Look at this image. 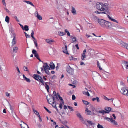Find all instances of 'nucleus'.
I'll return each mask as SVG.
<instances>
[{
  "label": "nucleus",
  "mask_w": 128,
  "mask_h": 128,
  "mask_svg": "<svg viewBox=\"0 0 128 128\" xmlns=\"http://www.w3.org/2000/svg\"><path fill=\"white\" fill-rule=\"evenodd\" d=\"M96 8L99 10L102 11L103 14H110L109 10H108L107 5L104 4L102 3L97 2L96 5L94 6Z\"/></svg>",
  "instance_id": "f257e3e1"
},
{
  "label": "nucleus",
  "mask_w": 128,
  "mask_h": 128,
  "mask_svg": "<svg viewBox=\"0 0 128 128\" xmlns=\"http://www.w3.org/2000/svg\"><path fill=\"white\" fill-rule=\"evenodd\" d=\"M98 23L102 27L107 29H110L112 27L111 23L103 19L99 20Z\"/></svg>",
  "instance_id": "f03ea898"
},
{
  "label": "nucleus",
  "mask_w": 128,
  "mask_h": 128,
  "mask_svg": "<svg viewBox=\"0 0 128 128\" xmlns=\"http://www.w3.org/2000/svg\"><path fill=\"white\" fill-rule=\"evenodd\" d=\"M33 76V78L35 79L39 82H40L42 85L44 86V82L43 81L42 78L40 76L36 74H34Z\"/></svg>",
  "instance_id": "7ed1b4c3"
},
{
  "label": "nucleus",
  "mask_w": 128,
  "mask_h": 128,
  "mask_svg": "<svg viewBox=\"0 0 128 128\" xmlns=\"http://www.w3.org/2000/svg\"><path fill=\"white\" fill-rule=\"evenodd\" d=\"M66 70L70 74L72 75L74 73V70L69 66L67 67Z\"/></svg>",
  "instance_id": "20e7f679"
},
{
  "label": "nucleus",
  "mask_w": 128,
  "mask_h": 128,
  "mask_svg": "<svg viewBox=\"0 0 128 128\" xmlns=\"http://www.w3.org/2000/svg\"><path fill=\"white\" fill-rule=\"evenodd\" d=\"M120 92L123 94H128V90L125 88H121Z\"/></svg>",
  "instance_id": "39448f33"
},
{
  "label": "nucleus",
  "mask_w": 128,
  "mask_h": 128,
  "mask_svg": "<svg viewBox=\"0 0 128 128\" xmlns=\"http://www.w3.org/2000/svg\"><path fill=\"white\" fill-rule=\"evenodd\" d=\"M120 44L122 46L126 47L128 50V44H126L123 42H121Z\"/></svg>",
  "instance_id": "423d86ee"
},
{
  "label": "nucleus",
  "mask_w": 128,
  "mask_h": 128,
  "mask_svg": "<svg viewBox=\"0 0 128 128\" xmlns=\"http://www.w3.org/2000/svg\"><path fill=\"white\" fill-rule=\"evenodd\" d=\"M86 52V49H84L83 50L82 53V54L81 59L82 60H84V59L86 58V56L85 55Z\"/></svg>",
  "instance_id": "0eeeda50"
},
{
  "label": "nucleus",
  "mask_w": 128,
  "mask_h": 128,
  "mask_svg": "<svg viewBox=\"0 0 128 128\" xmlns=\"http://www.w3.org/2000/svg\"><path fill=\"white\" fill-rule=\"evenodd\" d=\"M43 67L44 70L47 69L50 70V67L46 63H45L44 64V65L43 66Z\"/></svg>",
  "instance_id": "6e6552de"
},
{
  "label": "nucleus",
  "mask_w": 128,
  "mask_h": 128,
  "mask_svg": "<svg viewBox=\"0 0 128 128\" xmlns=\"http://www.w3.org/2000/svg\"><path fill=\"white\" fill-rule=\"evenodd\" d=\"M76 115L77 117L80 119V120H81L82 121H83V118L82 117V116H81L80 114L78 112H76Z\"/></svg>",
  "instance_id": "1a4fd4ad"
},
{
  "label": "nucleus",
  "mask_w": 128,
  "mask_h": 128,
  "mask_svg": "<svg viewBox=\"0 0 128 128\" xmlns=\"http://www.w3.org/2000/svg\"><path fill=\"white\" fill-rule=\"evenodd\" d=\"M62 48L63 49V52H64L66 54H68L67 50V46L65 44V47L63 48Z\"/></svg>",
  "instance_id": "9d476101"
},
{
  "label": "nucleus",
  "mask_w": 128,
  "mask_h": 128,
  "mask_svg": "<svg viewBox=\"0 0 128 128\" xmlns=\"http://www.w3.org/2000/svg\"><path fill=\"white\" fill-rule=\"evenodd\" d=\"M50 68L52 69H54L55 68V66L53 62H51L50 64Z\"/></svg>",
  "instance_id": "9b49d317"
},
{
  "label": "nucleus",
  "mask_w": 128,
  "mask_h": 128,
  "mask_svg": "<svg viewBox=\"0 0 128 128\" xmlns=\"http://www.w3.org/2000/svg\"><path fill=\"white\" fill-rule=\"evenodd\" d=\"M17 42L16 38H13L12 42V46H14L16 44Z\"/></svg>",
  "instance_id": "f8f14e48"
},
{
  "label": "nucleus",
  "mask_w": 128,
  "mask_h": 128,
  "mask_svg": "<svg viewBox=\"0 0 128 128\" xmlns=\"http://www.w3.org/2000/svg\"><path fill=\"white\" fill-rule=\"evenodd\" d=\"M35 15L37 14V15L36 16L38 19L39 20H41L42 19V18L41 16L39 15L38 14V12L37 11H36L34 14Z\"/></svg>",
  "instance_id": "ddd939ff"
},
{
  "label": "nucleus",
  "mask_w": 128,
  "mask_h": 128,
  "mask_svg": "<svg viewBox=\"0 0 128 128\" xmlns=\"http://www.w3.org/2000/svg\"><path fill=\"white\" fill-rule=\"evenodd\" d=\"M22 76L24 80L28 82H30V80L29 78H27L24 74H23Z\"/></svg>",
  "instance_id": "4468645a"
},
{
  "label": "nucleus",
  "mask_w": 128,
  "mask_h": 128,
  "mask_svg": "<svg viewBox=\"0 0 128 128\" xmlns=\"http://www.w3.org/2000/svg\"><path fill=\"white\" fill-rule=\"evenodd\" d=\"M72 10L71 12L74 15L76 14V11L75 8L72 6Z\"/></svg>",
  "instance_id": "2eb2a0df"
},
{
  "label": "nucleus",
  "mask_w": 128,
  "mask_h": 128,
  "mask_svg": "<svg viewBox=\"0 0 128 128\" xmlns=\"http://www.w3.org/2000/svg\"><path fill=\"white\" fill-rule=\"evenodd\" d=\"M46 42L49 44H51L52 43L54 42V41L52 40H50L49 39H46Z\"/></svg>",
  "instance_id": "dca6fc26"
},
{
  "label": "nucleus",
  "mask_w": 128,
  "mask_h": 128,
  "mask_svg": "<svg viewBox=\"0 0 128 128\" xmlns=\"http://www.w3.org/2000/svg\"><path fill=\"white\" fill-rule=\"evenodd\" d=\"M23 2L27 3L28 4L31 5L32 6H33L34 7H35L34 6L33 4L31 2L29 1L24 0L23 1Z\"/></svg>",
  "instance_id": "f3484780"
},
{
  "label": "nucleus",
  "mask_w": 128,
  "mask_h": 128,
  "mask_svg": "<svg viewBox=\"0 0 128 128\" xmlns=\"http://www.w3.org/2000/svg\"><path fill=\"white\" fill-rule=\"evenodd\" d=\"M18 50V48L16 46H15L13 48V52L16 53Z\"/></svg>",
  "instance_id": "a211bd4d"
},
{
  "label": "nucleus",
  "mask_w": 128,
  "mask_h": 128,
  "mask_svg": "<svg viewBox=\"0 0 128 128\" xmlns=\"http://www.w3.org/2000/svg\"><path fill=\"white\" fill-rule=\"evenodd\" d=\"M105 109L106 110V111H107L108 112V113H108L110 112V111L111 110V108L110 107H106L105 108Z\"/></svg>",
  "instance_id": "6ab92c4d"
},
{
  "label": "nucleus",
  "mask_w": 128,
  "mask_h": 128,
  "mask_svg": "<svg viewBox=\"0 0 128 128\" xmlns=\"http://www.w3.org/2000/svg\"><path fill=\"white\" fill-rule=\"evenodd\" d=\"M32 32L31 34V36L32 37V38L34 40L36 41V39L35 38L34 36V32L33 31V30H32Z\"/></svg>",
  "instance_id": "aec40b11"
},
{
  "label": "nucleus",
  "mask_w": 128,
  "mask_h": 128,
  "mask_svg": "<svg viewBox=\"0 0 128 128\" xmlns=\"http://www.w3.org/2000/svg\"><path fill=\"white\" fill-rule=\"evenodd\" d=\"M32 32L31 34V36L32 37V38L34 40L36 41V39L35 38L34 36V32L33 31V30H32Z\"/></svg>",
  "instance_id": "412c9836"
},
{
  "label": "nucleus",
  "mask_w": 128,
  "mask_h": 128,
  "mask_svg": "<svg viewBox=\"0 0 128 128\" xmlns=\"http://www.w3.org/2000/svg\"><path fill=\"white\" fill-rule=\"evenodd\" d=\"M47 99L48 100V103L49 104H52H52L53 105L54 104V102L51 101L50 99L48 100L47 98Z\"/></svg>",
  "instance_id": "4be33fe9"
},
{
  "label": "nucleus",
  "mask_w": 128,
  "mask_h": 128,
  "mask_svg": "<svg viewBox=\"0 0 128 128\" xmlns=\"http://www.w3.org/2000/svg\"><path fill=\"white\" fill-rule=\"evenodd\" d=\"M104 119L108 121H110L111 122L113 118H110L108 117H105Z\"/></svg>",
  "instance_id": "5701e85b"
},
{
  "label": "nucleus",
  "mask_w": 128,
  "mask_h": 128,
  "mask_svg": "<svg viewBox=\"0 0 128 128\" xmlns=\"http://www.w3.org/2000/svg\"><path fill=\"white\" fill-rule=\"evenodd\" d=\"M2 126L4 128L8 126L7 123L5 122H2Z\"/></svg>",
  "instance_id": "b1692460"
},
{
  "label": "nucleus",
  "mask_w": 128,
  "mask_h": 128,
  "mask_svg": "<svg viewBox=\"0 0 128 128\" xmlns=\"http://www.w3.org/2000/svg\"><path fill=\"white\" fill-rule=\"evenodd\" d=\"M97 66L98 68L99 69L101 70H102V68L100 66V63L98 61L97 62Z\"/></svg>",
  "instance_id": "393cba45"
},
{
  "label": "nucleus",
  "mask_w": 128,
  "mask_h": 128,
  "mask_svg": "<svg viewBox=\"0 0 128 128\" xmlns=\"http://www.w3.org/2000/svg\"><path fill=\"white\" fill-rule=\"evenodd\" d=\"M71 38L72 39V42H74L76 41V38L74 36H71Z\"/></svg>",
  "instance_id": "a878e982"
},
{
  "label": "nucleus",
  "mask_w": 128,
  "mask_h": 128,
  "mask_svg": "<svg viewBox=\"0 0 128 128\" xmlns=\"http://www.w3.org/2000/svg\"><path fill=\"white\" fill-rule=\"evenodd\" d=\"M45 84V87L46 89L48 91L50 88L49 86L47 84V82H45V83L44 84V86Z\"/></svg>",
  "instance_id": "bb28decb"
},
{
  "label": "nucleus",
  "mask_w": 128,
  "mask_h": 128,
  "mask_svg": "<svg viewBox=\"0 0 128 128\" xmlns=\"http://www.w3.org/2000/svg\"><path fill=\"white\" fill-rule=\"evenodd\" d=\"M98 112L102 114H103L104 113H108V112H107V111H104V110H102L98 111Z\"/></svg>",
  "instance_id": "cd10ccee"
},
{
  "label": "nucleus",
  "mask_w": 128,
  "mask_h": 128,
  "mask_svg": "<svg viewBox=\"0 0 128 128\" xmlns=\"http://www.w3.org/2000/svg\"><path fill=\"white\" fill-rule=\"evenodd\" d=\"M24 30L26 31H28L29 29L28 26L26 25L24 26Z\"/></svg>",
  "instance_id": "c85d7f7f"
},
{
  "label": "nucleus",
  "mask_w": 128,
  "mask_h": 128,
  "mask_svg": "<svg viewBox=\"0 0 128 128\" xmlns=\"http://www.w3.org/2000/svg\"><path fill=\"white\" fill-rule=\"evenodd\" d=\"M94 20L95 21H98H98L99 20H101L102 19H99L97 16H94Z\"/></svg>",
  "instance_id": "c756f323"
},
{
  "label": "nucleus",
  "mask_w": 128,
  "mask_h": 128,
  "mask_svg": "<svg viewBox=\"0 0 128 128\" xmlns=\"http://www.w3.org/2000/svg\"><path fill=\"white\" fill-rule=\"evenodd\" d=\"M86 111L87 112V114L88 115H90L91 112L90 111L88 110V108H86Z\"/></svg>",
  "instance_id": "7c9ffc66"
},
{
  "label": "nucleus",
  "mask_w": 128,
  "mask_h": 128,
  "mask_svg": "<svg viewBox=\"0 0 128 128\" xmlns=\"http://www.w3.org/2000/svg\"><path fill=\"white\" fill-rule=\"evenodd\" d=\"M58 34L60 36H62L65 35V34L64 32H58Z\"/></svg>",
  "instance_id": "2f4dec72"
},
{
  "label": "nucleus",
  "mask_w": 128,
  "mask_h": 128,
  "mask_svg": "<svg viewBox=\"0 0 128 128\" xmlns=\"http://www.w3.org/2000/svg\"><path fill=\"white\" fill-rule=\"evenodd\" d=\"M10 18H9L7 16H6L5 18V21L6 22L8 23L9 22V20Z\"/></svg>",
  "instance_id": "473e14b6"
},
{
  "label": "nucleus",
  "mask_w": 128,
  "mask_h": 128,
  "mask_svg": "<svg viewBox=\"0 0 128 128\" xmlns=\"http://www.w3.org/2000/svg\"><path fill=\"white\" fill-rule=\"evenodd\" d=\"M64 31L67 34V35L68 36H70V34L67 29H65L64 30Z\"/></svg>",
  "instance_id": "72a5a7b5"
},
{
  "label": "nucleus",
  "mask_w": 128,
  "mask_h": 128,
  "mask_svg": "<svg viewBox=\"0 0 128 128\" xmlns=\"http://www.w3.org/2000/svg\"><path fill=\"white\" fill-rule=\"evenodd\" d=\"M111 123H113L114 124L116 125H118V124L113 119L112 120Z\"/></svg>",
  "instance_id": "f704fd0d"
},
{
  "label": "nucleus",
  "mask_w": 128,
  "mask_h": 128,
  "mask_svg": "<svg viewBox=\"0 0 128 128\" xmlns=\"http://www.w3.org/2000/svg\"><path fill=\"white\" fill-rule=\"evenodd\" d=\"M82 101L83 102V103L86 105H87L89 104L88 102L87 101L84 100H82Z\"/></svg>",
  "instance_id": "c9c22d12"
},
{
  "label": "nucleus",
  "mask_w": 128,
  "mask_h": 128,
  "mask_svg": "<svg viewBox=\"0 0 128 128\" xmlns=\"http://www.w3.org/2000/svg\"><path fill=\"white\" fill-rule=\"evenodd\" d=\"M24 70L26 71L29 72L27 67L24 66L23 68Z\"/></svg>",
  "instance_id": "e433bc0d"
},
{
  "label": "nucleus",
  "mask_w": 128,
  "mask_h": 128,
  "mask_svg": "<svg viewBox=\"0 0 128 128\" xmlns=\"http://www.w3.org/2000/svg\"><path fill=\"white\" fill-rule=\"evenodd\" d=\"M104 99H105V100H111V101H113V100L112 98H111V99H108V98H107L106 97V96H104Z\"/></svg>",
  "instance_id": "4c0bfd02"
},
{
  "label": "nucleus",
  "mask_w": 128,
  "mask_h": 128,
  "mask_svg": "<svg viewBox=\"0 0 128 128\" xmlns=\"http://www.w3.org/2000/svg\"><path fill=\"white\" fill-rule=\"evenodd\" d=\"M52 106L56 109V111L57 112H58V108H57L56 104L55 105L54 104V105L52 104Z\"/></svg>",
  "instance_id": "58836bf2"
},
{
  "label": "nucleus",
  "mask_w": 128,
  "mask_h": 128,
  "mask_svg": "<svg viewBox=\"0 0 128 128\" xmlns=\"http://www.w3.org/2000/svg\"><path fill=\"white\" fill-rule=\"evenodd\" d=\"M24 33L25 36L26 38H30V35L28 34L27 33H26L25 32H24Z\"/></svg>",
  "instance_id": "ea45409f"
},
{
  "label": "nucleus",
  "mask_w": 128,
  "mask_h": 128,
  "mask_svg": "<svg viewBox=\"0 0 128 128\" xmlns=\"http://www.w3.org/2000/svg\"><path fill=\"white\" fill-rule=\"evenodd\" d=\"M12 37L13 38H16V34L14 32H12Z\"/></svg>",
  "instance_id": "a19ab883"
},
{
  "label": "nucleus",
  "mask_w": 128,
  "mask_h": 128,
  "mask_svg": "<svg viewBox=\"0 0 128 128\" xmlns=\"http://www.w3.org/2000/svg\"><path fill=\"white\" fill-rule=\"evenodd\" d=\"M88 24H89V27L90 28H92L93 27L92 24L88 23Z\"/></svg>",
  "instance_id": "79ce46f5"
},
{
  "label": "nucleus",
  "mask_w": 128,
  "mask_h": 128,
  "mask_svg": "<svg viewBox=\"0 0 128 128\" xmlns=\"http://www.w3.org/2000/svg\"><path fill=\"white\" fill-rule=\"evenodd\" d=\"M98 128H104L102 125L98 124L97 125Z\"/></svg>",
  "instance_id": "37998d69"
},
{
  "label": "nucleus",
  "mask_w": 128,
  "mask_h": 128,
  "mask_svg": "<svg viewBox=\"0 0 128 128\" xmlns=\"http://www.w3.org/2000/svg\"><path fill=\"white\" fill-rule=\"evenodd\" d=\"M87 122H88V123L90 124V125H93L94 124L92 123V122L91 121H87Z\"/></svg>",
  "instance_id": "c03bdc74"
},
{
  "label": "nucleus",
  "mask_w": 128,
  "mask_h": 128,
  "mask_svg": "<svg viewBox=\"0 0 128 128\" xmlns=\"http://www.w3.org/2000/svg\"><path fill=\"white\" fill-rule=\"evenodd\" d=\"M34 43L35 44V46H36V47L37 48H38V44L37 42V41L36 40V41L34 40Z\"/></svg>",
  "instance_id": "a18cd8bd"
},
{
  "label": "nucleus",
  "mask_w": 128,
  "mask_h": 128,
  "mask_svg": "<svg viewBox=\"0 0 128 128\" xmlns=\"http://www.w3.org/2000/svg\"><path fill=\"white\" fill-rule=\"evenodd\" d=\"M48 69H47L46 70H44V71L48 75H49L50 73L49 72V71L48 70Z\"/></svg>",
  "instance_id": "49530a36"
},
{
  "label": "nucleus",
  "mask_w": 128,
  "mask_h": 128,
  "mask_svg": "<svg viewBox=\"0 0 128 128\" xmlns=\"http://www.w3.org/2000/svg\"><path fill=\"white\" fill-rule=\"evenodd\" d=\"M103 12H98L97 10L96 11L94 12L97 14H103Z\"/></svg>",
  "instance_id": "de8ad7c7"
},
{
  "label": "nucleus",
  "mask_w": 128,
  "mask_h": 128,
  "mask_svg": "<svg viewBox=\"0 0 128 128\" xmlns=\"http://www.w3.org/2000/svg\"><path fill=\"white\" fill-rule=\"evenodd\" d=\"M32 52L34 54H36L37 53L36 51L34 49L32 51Z\"/></svg>",
  "instance_id": "09e8293b"
},
{
  "label": "nucleus",
  "mask_w": 128,
  "mask_h": 128,
  "mask_svg": "<svg viewBox=\"0 0 128 128\" xmlns=\"http://www.w3.org/2000/svg\"><path fill=\"white\" fill-rule=\"evenodd\" d=\"M68 108H69L71 110V111H73V108L72 107V106H68Z\"/></svg>",
  "instance_id": "8fccbe9b"
},
{
  "label": "nucleus",
  "mask_w": 128,
  "mask_h": 128,
  "mask_svg": "<svg viewBox=\"0 0 128 128\" xmlns=\"http://www.w3.org/2000/svg\"><path fill=\"white\" fill-rule=\"evenodd\" d=\"M44 108L49 113H50L51 112L48 110L46 107L45 106L44 107Z\"/></svg>",
  "instance_id": "3c124183"
},
{
  "label": "nucleus",
  "mask_w": 128,
  "mask_h": 128,
  "mask_svg": "<svg viewBox=\"0 0 128 128\" xmlns=\"http://www.w3.org/2000/svg\"><path fill=\"white\" fill-rule=\"evenodd\" d=\"M14 18L15 19V20H16V21L17 22H20V21L18 19V18L17 16H15L14 17Z\"/></svg>",
  "instance_id": "603ef678"
},
{
  "label": "nucleus",
  "mask_w": 128,
  "mask_h": 128,
  "mask_svg": "<svg viewBox=\"0 0 128 128\" xmlns=\"http://www.w3.org/2000/svg\"><path fill=\"white\" fill-rule=\"evenodd\" d=\"M9 106L10 110L11 111L14 110V108H13V107H12L10 104H9Z\"/></svg>",
  "instance_id": "864d4df0"
},
{
  "label": "nucleus",
  "mask_w": 128,
  "mask_h": 128,
  "mask_svg": "<svg viewBox=\"0 0 128 128\" xmlns=\"http://www.w3.org/2000/svg\"><path fill=\"white\" fill-rule=\"evenodd\" d=\"M72 99L73 100H74L75 99L76 97L75 96L74 94H73L72 95Z\"/></svg>",
  "instance_id": "5fc2aeb1"
},
{
  "label": "nucleus",
  "mask_w": 128,
  "mask_h": 128,
  "mask_svg": "<svg viewBox=\"0 0 128 128\" xmlns=\"http://www.w3.org/2000/svg\"><path fill=\"white\" fill-rule=\"evenodd\" d=\"M111 20L113 22H115L118 23V21H117V20H116L114 19H113L112 18V19H111Z\"/></svg>",
  "instance_id": "6e6d98bb"
},
{
  "label": "nucleus",
  "mask_w": 128,
  "mask_h": 128,
  "mask_svg": "<svg viewBox=\"0 0 128 128\" xmlns=\"http://www.w3.org/2000/svg\"><path fill=\"white\" fill-rule=\"evenodd\" d=\"M5 94L6 96L8 97H9L10 95V94L8 93L7 92H6Z\"/></svg>",
  "instance_id": "4d7b16f0"
},
{
  "label": "nucleus",
  "mask_w": 128,
  "mask_h": 128,
  "mask_svg": "<svg viewBox=\"0 0 128 128\" xmlns=\"http://www.w3.org/2000/svg\"><path fill=\"white\" fill-rule=\"evenodd\" d=\"M16 70L18 71V72L19 73V74H20L21 72L19 70V69L18 67H17L16 68Z\"/></svg>",
  "instance_id": "13d9d810"
},
{
  "label": "nucleus",
  "mask_w": 128,
  "mask_h": 128,
  "mask_svg": "<svg viewBox=\"0 0 128 128\" xmlns=\"http://www.w3.org/2000/svg\"><path fill=\"white\" fill-rule=\"evenodd\" d=\"M9 31L11 32L12 33L13 32V31L11 27L9 28Z\"/></svg>",
  "instance_id": "bf43d9fd"
},
{
  "label": "nucleus",
  "mask_w": 128,
  "mask_h": 128,
  "mask_svg": "<svg viewBox=\"0 0 128 128\" xmlns=\"http://www.w3.org/2000/svg\"><path fill=\"white\" fill-rule=\"evenodd\" d=\"M19 24L20 26V27L22 28L23 30H24V27L23 26L20 24Z\"/></svg>",
  "instance_id": "052dcab7"
},
{
  "label": "nucleus",
  "mask_w": 128,
  "mask_h": 128,
  "mask_svg": "<svg viewBox=\"0 0 128 128\" xmlns=\"http://www.w3.org/2000/svg\"><path fill=\"white\" fill-rule=\"evenodd\" d=\"M34 56L37 59H38V58H39V56H38V55L37 53L36 54H34Z\"/></svg>",
  "instance_id": "680f3d73"
},
{
  "label": "nucleus",
  "mask_w": 128,
  "mask_h": 128,
  "mask_svg": "<svg viewBox=\"0 0 128 128\" xmlns=\"http://www.w3.org/2000/svg\"><path fill=\"white\" fill-rule=\"evenodd\" d=\"M62 104L60 103V104H59V107L60 108V109H62Z\"/></svg>",
  "instance_id": "e2e57ef3"
},
{
  "label": "nucleus",
  "mask_w": 128,
  "mask_h": 128,
  "mask_svg": "<svg viewBox=\"0 0 128 128\" xmlns=\"http://www.w3.org/2000/svg\"><path fill=\"white\" fill-rule=\"evenodd\" d=\"M116 28L117 29H119V28H122V27L119 26H116Z\"/></svg>",
  "instance_id": "0e129e2a"
},
{
  "label": "nucleus",
  "mask_w": 128,
  "mask_h": 128,
  "mask_svg": "<svg viewBox=\"0 0 128 128\" xmlns=\"http://www.w3.org/2000/svg\"><path fill=\"white\" fill-rule=\"evenodd\" d=\"M2 0V2L3 4L4 5H5V6H6V2H5V0Z\"/></svg>",
  "instance_id": "69168bd1"
},
{
  "label": "nucleus",
  "mask_w": 128,
  "mask_h": 128,
  "mask_svg": "<svg viewBox=\"0 0 128 128\" xmlns=\"http://www.w3.org/2000/svg\"><path fill=\"white\" fill-rule=\"evenodd\" d=\"M60 100L61 102L62 103V104H64V101L63 99H62V98H61V99Z\"/></svg>",
  "instance_id": "338daca9"
},
{
  "label": "nucleus",
  "mask_w": 128,
  "mask_h": 128,
  "mask_svg": "<svg viewBox=\"0 0 128 128\" xmlns=\"http://www.w3.org/2000/svg\"><path fill=\"white\" fill-rule=\"evenodd\" d=\"M96 100H97V102H99L100 100L99 98L98 97H96Z\"/></svg>",
  "instance_id": "774afa93"
}]
</instances>
